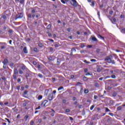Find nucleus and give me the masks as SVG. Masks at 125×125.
Masks as SVG:
<instances>
[{"label":"nucleus","mask_w":125,"mask_h":125,"mask_svg":"<svg viewBox=\"0 0 125 125\" xmlns=\"http://www.w3.org/2000/svg\"><path fill=\"white\" fill-rule=\"evenodd\" d=\"M111 57H112V56H111L106 57L104 59L105 61H106V62H107V63H109V64H116V62H115V61L112 60V59H111Z\"/></svg>","instance_id":"f257e3e1"},{"label":"nucleus","mask_w":125,"mask_h":125,"mask_svg":"<svg viewBox=\"0 0 125 125\" xmlns=\"http://www.w3.org/2000/svg\"><path fill=\"white\" fill-rule=\"evenodd\" d=\"M23 16H24L23 13H19L16 16L15 20H17V19H21V18H23Z\"/></svg>","instance_id":"f03ea898"},{"label":"nucleus","mask_w":125,"mask_h":125,"mask_svg":"<svg viewBox=\"0 0 125 125\" xmlns=\"http://www.w3.org/2000/svg\"><path fill=\"white\" fill-rule=\"evenodd\" d=\"M48 99L49 101H52L53 100V94L51 93L48 95Z\"/></svg>","instance_id":"7ed1b4c3"},{"label":"nucleus","mask_w":125,"mask_h":125,"mask_svg":"<svg viewBox=\"0 0 125 125\" xmlns=\"http://www.w3.org/2000/svg\"><path fill=\"white\" fill-rule=\"evenodd\" d=\"M70 3L73 5V6H77V1L76 0H71V2H70Z\"/></svg>","instance_id":"20e7f679"},{"label":"nucleus","mask_w":125,"mask_h":125,"mask_svg":"<svg viewBox=\"0 0 125 125\" xmlns=\"http://www.w3.org/2000/svg\"><path fill=\"white\" fill-rule=\"evenodd\" d=\"M89 40H91L93 42H98L97 39L94 36H91Z\"/></svg>","instance_id":"39448f33"},{"label":"nucleus","mask_w":125,"mask_h":125,"mask_svg":"<svg viewBox=\"0 0 125 125\" xmlns=\"http://www.w3.org/2000/svg\"><path fill=\"white\" fill-rule=\"evenodd\" d=\"M47 102H48V101H47V100H44L41 104V106L42 107H44V106H46V103H47Z\"/></svg>","instance_id":"423d86ee"},{"label":"nucleus","mask_w":125,"mask_h":125,"mask_svg":"<svg viewBox=\"0 0 125 125\" xmlns=\"http://www.w3.org/2000/svg\"><path fill=\"white\" fill-rule=\"evenodd\" d=\"M49 61H53L55 59V56H50L49 57H47Z\"/></svg>","instance_id":"0eeeda50"},{"label":"nucleus","mask_w":125,"mask_h":125,"mask_svg":"<svg viewBox=\"0 0 125 125\" xmlns=\"http://www.w3.org/2000/svg\"><path fill=\"white\" fill-rule=\"evenodd\" d=\"M35 14H28L27 15V17L28 18H32V17H33V18H34V17H35Z\"/></svg>","instance_id":"6e6552de"},{"label":"nucleus","mask_w":125,"mask_h":125,"mask_svg":"<svg viewBox=\"0 0 125 125\" xmlns=\"http://www.w3.org/2000/svg\"><path fill=\"white\" fill-rule=\"evenodd\" d=\"M21 69L22 70H25V71H29V69L25 66V65H23L21 66Z\"/></svg>","instance_id":"1a4fd4ad"},{"label":"nucleus","mask_w":125,"mask_h":125,"mask_svg":"<svg viewBox=\"0 0 125 125\" xmlns=\"http://www.w3.org/2000/svg\"><path fill=\"white\" fill-rule=\"evenodd\" d=\"M14 75H18V69L17 68H14Z\"/></svg>","instance_id":"9d476101"},{"label":"nucleus","mask_w":125,"mask_h":125,"mask_svg":"<svg viewBox=\"0 0 125 125\" xmlns=\"http://www.w3.org/2000/svg\"><path fill=\"white\" fill-rule=\"evenodd\" d=\"M23 51L24 53L27 54L28 53V50H27V47H24L23 49Z\"/></svg>","instance_id":"9b49d317"},{"label":"nucleus","mask_w":125,"mask_h":125,"mask_svg":"<svg viewBox=\"0 0 125 125\" xmlns=\"http://www.w3.org/2000/svg\"><path fill=\"white\" fill-rule=\"evenodd\" d=\"M113 105H114V101L110 100L108 103V106H112Z\"/></svg>","instance_id":"f8f14e48"},{"label":"nucleus","mask_w":125,"mask_h":125,"mask_svg":"<svg viewBox=\"0 0 125 125\" xmlns=\"http://www.w3.org/2000/svg\"><path fill=\"white\" fill-rule=\"evenodd\" d=\"M8 60H7V59H5L4 60V61L2 62V63H5V64H7V63H8Z\"/></svg>","instance_id":"ddd939ff"},{"label":"nucleus","mask_w":125,"mask_h":125,"mask_svg":"<svg viewBox=\"0 0 125 125\" xmlns=\"http://www.w3.org/2000/svg\"><path fill=\"white\" fill-rule=\"evenodd\" d=\"M97 72H98V73L101 72V68H100L99 66L97 68Z\"/></svg>","instance_id":"4468645a"},{"label":"nucleus","mask_w":125,"mask_h":125,"mask_svg":"<svg viewBox=\"0 0 125 125\" xmlns=\"http://www.w3.org/2000/svg\"><path fill=\"white\" fill-rule=\"evenodd\" d=\"M89 92V91L87 89H84V93L86 94V93H88Z\"/></svg>","instance_id":"2eb2a0df"},{"label":"nucleus","mask_w":125,"mask_h":125,"mask_svg":"<svg viewBox=\"0 0 125 125\" xmlns=\"http://www.w3.org/2000/svg\"><path fill=\"white\" fill-rule=\"evenodd\" d=\"M76 51H77V50L75 47L72 48L71 50V52H76Z\"/></svg>","instance_id":"dca6fc26"},{"label":"nucleus","mask_w":125,"mask_h":125,"mask_svg":"<svg viewBox=\"0 0 125 125\" xmlns=\"http://www.w3.org/2000/svg\"><path fill=\"white\" fill-rule=\"evenodd\" d=\"M98 38L101 39L102 40H104V37L100 35H98Z\"/></svg>","instance_id":"f3484780"},{"label":"nucleus","mask_w":125,"mask_h":125,"mask_svg":"<svg viewBox=\"0 0 125 125\" xmlns=\"http://www.w3.org/2000/svg\"><path fill=\"white\" fill-rule=\"evenodd\" d=\"M80 47L81 48H83V47H84L85 46V45H84V44H83V43H81L80 44Z\"/></svg>","instance_id":"a211bd4d"},{"label":"nucleus","mask_w":125,"mask_h":125,"mask_svg":"<svg viewBox=\"0 0 125 125\" xmlns=\"http://www.w3.org/2000/svg\"><path fill=\"white\" fill-rule=\"evenodd\" d=\"M51 28V24H48L47 27H46V29L47 30H49V29H50Z\"/></svg>","instance_id":"6ab92c4d"},{"label":"nucleus","mask_w":125,"mask_h":125,"mask_svg":"<svg viewBox=\"0 0 125 125\" xmlns=\"http://www.w3.org/2000/svg\"><path fill=\"white\" fill-rule=\"evenodd\" d=\"M20 3H21V4H24V3H25V0H20Z\"/></svg>","instance_id":"aec40b11"},{"label":"nucleus","mask_w":125,"mask_h":125,"mask_svg":"<svg viewBox=\"0 0 125 125\" xmlns=\"http://www.w3.org/2000/svg\"><path fill=\"white\" fill-rule=\"evenodd\" d=\"M38 46H39V47H42L43 46V44H42V43H39Z\"/></svg>","instance_id":"412c9836"},{"label":"nucleus","mask_w":125,"mask_h":125,"mask_svg":"<svg viewBox=\"0 0 125 125\" xmlns=\"http://www.w3.org/2000/svg\"><path fill=\"white\" fill-rule=\"evenodd\" d=\"M62 89H64V87L63 86H60L58 88V90H61Z\"/></svg>","instance_id":"4be33fe9"},{"label":"nucleus","mask_w":125,"mask_h":125,"mask_svg":"<svg viewBox=\"0 0 125 125\" xmlns=\"http://www.w3.org/2000/svg\"><path fill=\"white\" fill-rule=\"evenodd\" d=\"M36 67L38 68V69H41V65H40L39 64H37L36 65Z\"/></svg>","instance_id":"5701e85b"},{"label":"nucleus","mask_w":125,"mask_h":125,"mask_svg":"<svg viewBox=\"0 0 125 125\" xmlns=\"http://www.w3.org/2000/svg\"><path fill=\"white\" fill-rule=\"evenodd\" d=\"M94 86H95V87H99V83H95L94 84Z\"/></svg>","instance_id":"b1692460"},{"label":"nucleus","mask_w":125,"mask_h":125,"mask_svg":"<svg viewBox=\"0 0 125 125\" xmlns=\"http://www.w3.org/2000/svg\"><path fill=\"white\" fill-rule=\"evenodd\" d=\"M1 18H3V19H6V16L5 15H3L1 16Z\"/></svg>","instance_id":"393cba45"},{"label":"nucleus","mask_w":125,"mask_h":125,"mask_svg":"<svg viewBox=\"0 0 125 125\" xmlns=\"http://www.w3.org/2000/svg\"><path fill=\"white\" fill-rule=\"evenodd\" d=\"M32 9V10H31V13H35V12H36V9L33 8Z\"/></svg>","instance_id":"a878e982"},{"label":"nucleus","mask_w":125,"mask_h":125,"mask_svg":"<svg viewBox=\"0 0 125 125\" xmlns=\"http://www.w3.org/2000/svg\"><path fill=\"white\" fill-rule=\"evenodd\" d=\"M83 80L84 82H86L87 81V77L85 76L83 77Z\"/></svg>","instance_id":"bb28decb"},{"label":"nucleus","mask_w":125,"mask_h":125,"mask_svg":"<svg viewBox=\"0 0 125 125\" xmlns=\"http://www.w3.org/2000/svg\"><path fill=\"white\" fill-rule=\"evenodd\" d=\"M94 107H95V105H94V104L92 105L90 107V110H93V108H94Z\"/></svg>","instance_id":"cd10ccee"},{"label":"nucleus","mask_w":125,"mask_h":125,"mask_svg":"<svg viewBox=\"0 0 125 125\" xmlns=\"http://www.w3.org/2000/svg\"><path fill=\"white\" fill-rule=\"evenodd\" d=\"M70 112H71V110H70V109L67 108V109H65L66 113H70Z\"/></svg>","instance_id":"c85d7f7f"},{"label":"nucleus","mask_w":125,"mask_h":125,"mask_svg":"<svg viewBox=\"0 0 125 125\" xmlns=\"http://www.w3.org/2000/svg\"><path fill=\"white\" fill-rule=\"evenodd\" d=\"M8 33H9V34H12V33H13V30H12V29H9V30H8Z\"/></svg>","instance_id":"c756f323"},{"label":"nucleus","mask_w":125,"mask_h":125,"mask_svg":"<svg viewBox=\"0 0 125 125\" xmlns=\"http://www.w3.org/2000/svg\"><path fill=\"white\" fill-rule=\"evenodd\" d=\"M117 110L118 111H121V110H122V106H118L117 108Z\"/></svg>","instance_id":"7c9ffc66"},{"label":"nucleus","mask_w":125,"mask_h":125,"mask_svg":"<svg viewBox=\"0 0 125 125\" xmlns=\"http://www.w3.org/2000/svg\"><path fill=\"white\" fill-rule=\"evenodd\" d=\"M42 98V95H39L38 97V100H41Z\"/></svg>","instance_id":"2f4dec72"},{"label":"nucleus","mask_w":125,"mask_h":125,"mask_svg":"<svg viewBox=\"0 0 125 125\" xmlns=\"http://www.w3.org/2000/svg\"><path fill=\"white\" fill-rule=\"evenodd\" d=\"M83 62L86 64H90V62H87V61H86V60H84Z\"/></svg>","instance_id":"473e14b6"},{"label":"nucleus","mask_w":125,"mask_h":125,"mask_svg":"<svg viewBox=\"0 0 125 125\" xmlns=\"http://www.w3.org/2000/svg\"><path fill=\"white\" fill-rule=\"evenodd\" d=\"M105 109L106 112H111V110H110V109L107 107H105Z\"/></svg>","instance_id":"72a5a7b5"},{"label":"nucleus","mask_w":125,"mask_h":125,"mask_svg":"<svg viewBox=\"0 0 125 125\" xmlns=\"http://www.w3.org/2000/svg\"><path fill=\"white\" fill-rule=\"evenodd\" d=\"M6 48V46L2 45L1 46V49H5Z\"/></svg>","instance_id":"f704fd0d"},{"label":"nucleus","mask_w":125,"mask_h":125,"mask_svg":"<svg viewBox=\"0 0 125 125\" xmlns=\"http://www.w3.org/2000/svg\"><path fill=\"white\" fill-rule=\"evenodd\" d=\"M110 78H111L112 79H116V75H112L110 76Z\"/></svg>","instance_id":"c9c22d12"},{"label":"nucleus","mask_w":125,"mask_h":125,"mask_svg":"<svg viewBox=\"0 0 125 125\" xmlns=\"http://www.w3.org/2000/svg\"><path fill=\"white\" fill-rule=\"evenodd\" d=\"M14 65V63L13 62H11L9 64V66H10L12 67H12H13Z\"/></svg>","instance_id":"e433bc0d"},{"label":"nucleus","mask_w":125,"mask_h":125,"mask_svg":"<svg viewBox=\"0 0 125 125\" xmlns=\"http://www.w3.org/2000/svg\"><path fill=\"white\" fill-rule=\"evenodd\" d=\"M121 33H123V34H125V28H123L122 29Z\"/></svg>","instance_id":"4c0bfd02"},{"label":"nucleus","mask_w":125,"mask_h":125,"mask_svg":"<svg viewBox=\"0 0 125 125\" xmlns=\"http://www.w3.org/2000/svg\"><path fill=\"white\" fill-rule=\"evenodd\" d=\"M33 50L35 52H38V48L37 47L34 48Z\"/></svg>","instance_id":"58836bf2"},{"label":"nucleus","mask_w":125,"mask_h":125,"mask_svg":"<svg viewBox=\"0 0 125 125\" xmlns=\"http://www.w3.org/2000/svg\"><path fill=\"white\" fill-rule=\"evenodd\" d=\"M19 72L20 75H22V74H23V71H22L21 70H19Z\"/></svg>","instance_id":"ea45409f"},{"label":"nucleus","mask_w":125,"mask_h":125,"mask_svg":"<svg viewBox=\"0 0 125 125\" xmlns=\"http://www.w3.org/2000/svg\"><path fill=\"white\" fill-rule=\"evenodd\" d=\"M83 88H81L80 91V93H81V94H82V93H83Z\"/></svg>","instance_id":"a19ab883"},{"label":"nucleus","mask_w":125,"mask_h":125,"mask_svg":"<svg viewBox=\"0 0 125 125\" xmlns=\"http://www.w3.org/2000/svg\"><path fill=\"white\" fill-rule=\"evenodd\" d=\"M3 68H4V69H5V68H6V63L3 62Z\"/></svg>","instance_id":"79ce46f5"},{"label":"nucleus","mask_w":125,"mask_h":125,"mask_svg":"<svg viewBox=\"0 0 125 125\" xmlns=\"http://www.w3.org/2000/svg\"><path fill=\"white\" fill-rule=\"evenodd\" d=\"M25 77L26 78H29V77H30V74H29L28 73H26L25 74Z\"/></svg>","instance_id":"37998d69"},{"label":"nucleus","mask_w":125,"mask_h":125,"mask_svg":"<svg viewBox=\"0 0 125 125\" xmlns=\"http://www.w3.org/2000/svg\"><path fill=\"white\" fill-rule=\"evenodd\" d=\"M117 94H117L116 92H114V93H113V95H113V96H114V97H116V96H117Z\"/></svg>","instance_id":"c03bdc74"},{"label":"nucleus","mask_w":125,"mask_h":125,"mask_svg":"<svg viewBox=\"0 0 125 125\" xmlns=\"http://www.w3.org/2000/svg\"><path fill=\"white\" fill-rule=\"evenodd\" d=\"M38 77H39L40 78H43V76L41 74H38Z\"/></svg>","instance_id":"a18cd8bd"},{"label":"nucleus","mask_w":125,"mask_h":125,"mask_svg":"<svg viewBox=\"0 0 125 125\" xmlns=\"http://www.w3.org/2000/svg\"><path fill=\"white\" fill-rule=\"evenodd\" d=\"M48 41H49V42H54V40L52 39H48Z\"/></svg>","instance_id":"49530a36"},{"label":"nucleus","mask_w":125,"mask_h":125,"mask_svg":"<svg viewBox=\"0 0 125 125\" xmlns=\"http://www.w3.org/2000/svg\"><path fill=\"white\" fill-rule=\"evenodd\" d=\"M84 52H86V50H82L80 52L81 53H84Z\"/></svg>","instance_id":"de8ad7c7"},{"label":"nucleus","mask_w":125,"mask_h":125,"mask_svg":"<svg viewBox=\"0 0 125 125\" xmlns=\"http://www.w3.org/2000/svg\"><path fill=\"white\" fill-rule=\"evenodd\" d=\"M91 62H96V60L95 59H91L90 60Z\"/></svg>","instance_id":"09e8293b"},{"label":"nucleus","mask_w":125,"mask_h":125,"mask_svg":"<svg viewBox=\"0 0 125 125\" xmlns=\"http://www.w3.org/2000/svg\"><path fill=\"white\" fill-rule=\"evenodd\" d=\"M27 93H28V91L27 90H25L23 92V94H24V95H26V94H27Z\"/></svg>","instance_id":"8fccbe9b"},{"label":"nucleus","mask_w":125,"mask_h":125,"mask_svg":"<svg viewBox=\"0 0 125 125\" xmlns=\"http://www.w3.org/2000/svg\"><path fill=\"white\" fill-rule=\"evenodd\" d=\"M61 2H62V3H63V4H65V3H66V2L64 0H61Z\"/></svg>","instance_id":"3c124183"},{"label":"nucleus","mask_w":125,"mask_h":125,"mask_svg":"<svg viewBox=\"0 0 125 125\" xmlns=\"http://www.w3.org/2000/svg\"><path fill=\"white\" fill-rule=\"evenodd\" d=\"M5 120L6 121H7L8 122V123H9V124H10V121H9V119H7V118H5Z\"/></svg>","instance_id":"603ef678"},{"label":"nucleus","mask_w":125,"mask_h":125,"mask_svg":"<svg viewBox=\"0 0 125 125\" xmlns=\"http://www.w3.org/2000/svg\"><path fill=\"white\" fill-rule=\"evenodd\" d=\"M91 3H92V4H91V5L92 6H94V4H95V3H94V1H92V2H91Z\"/></svg>","instance_id":"864d4df0"},{"label":"nucleus","mask_w":125,"mask_h":125,"mask_svg":"<svg viewBox=\"0 0 125 125\" xmlns=\"http://www.w3.org/2000/svg\"><path fill=\"white\" fill-rule=\"evenodd\" d=\"M28 118H29V116H28V115H26L24 116V119L25 120H27L28 119Z\"/></svg>","instance_id":"5fc2aeb1"},{"label":"nucleus","mask_w":125,"mask_h":125,"mask_svg":"<svg viewBox=\"0 0 125 125\" xmlns=\"http://www.w3.org/2000/svg\"><path fill=\"white\" fill-rule=\"evenodd\" d=\"M113 12H114L113 11H109V14H110V15H112Z\"/></svg>","instance_id":"6e6d98bb"},{"label":"nucleus","mask_w":125,"mask_h":125,"mask_svg":"<svg viewBox=\"0 0 125 125\" xmlns=\"http://www.w3.org/2000/svg\"><path fill=\"white\" fill-rule=\"evenodd\" d=\"M13 79H14V80H16V75H15V74H14L13 75Z\"/></svg>","instance_id":"4d7b16f0"},{"label":"nucleus","mask_w":125,"mask_h":125,"mask_svg":"<svg viewBox=\"0 0 125 125\" xmlns=\"http://www.w3.org/2000/svg\"><path fill=\"white\" fill-rule=\"evenodd\" d=\"M107 18H109V20L110 21H112V20L111 19V16H107Z\"/></svg>","instance_id":"13d9d810"},{"label":"nucleus","mask_w":125,"mask_h":125,"mask_svg":"<svg viewBox=\"0 0 125 125\" xmlns=\"http://www.w3.org/2000/svg\"><path fill=\"white\" fill-rule=\"evenodd\" d=\"M33 65H36V66H37V65L38 64V63H37V62L35 61L33 62Z\"/></svg>","instance_id":"bf43d9fd"},{"label":"nucleus","mask_w":125,"mask_h":125,"mask_svg":"<svg viewBox=\"0 0 125 125\" xmlns=\"http://www.w3.org/2000/svg\"><path fill=\"white\" fill-rule=\"evenodd\" d=\"M39 109H41V106H39L38 107H36L35 110H39Z\"/></svg>","instance_id":"052dcab7"},{"label":"nucleus","mask_w":125,"mask_h":125,"mask_svg":"<svg viewBox=\"0 0 125 125\" xmlns=\"http://www.w3.org/2000/svg\"><path fill=\"white\" fill-rule=\"evenodd\" d=\"M76 99H77V98H76V97H73L72 98V100H73V101H75Z\"/></svg>","instance_id":"680f3d73"},{"label":"nucleus","mask_w":125,"mask_h":125,"mask_svg":"<svg viewBox=\"0 0 125 125\" xmlns=\"http://www.w3.org/2000/svg\"><path fill=\"white\" fill-rule=\"evenodd\" d=\"M40 16H41V15L38 14V15H36V18H39L40 17Z\"/></svg>","instance_id":"e2e57ef3"},{"label":"nucleus","mask_w":125,"mask_h":125,"mask_svg":"<svg viewBox=\"0 0 125 125\" xmlns=\"http://www.w3.org/2000/svg\"><path fill=\"white\" fill-rule=\"evenodd\" d=\"M55 47H58L59 46V45H58V44H55L54 45Z\"/></svg>","instance_id":"0e129e2a"},{"label":"nucleus","mask_w":125,"mask_h":125,"mask_svg":"<svg viewBox=\"0 0 125 125\" xmlns=\"http://www.w3.org/2000/svg\"><path fill=\"white\" fill-rule=\"evenodd\" d=\"M97 98H98V96H96V95H95L94 96V99H97Z\"/></svg>","instance_id":"69168bd1"},{"label":"nucleus","mask_w":125,"mask_h":125,"mask_svg":"<svg viewBox=\"0 0 125 125\" xmlns=\"http://www.w3.org/2000/svg\"><path fill=\"white\" fill-rule=\"evenodd\" d=\"M26 42H30V41H31V39L28 38H27V39H26Z\"/></svg>","instance_id":"338daca9"},{"label":"nucleus","mask_w":125,"mask_h":125,"mask_svg":"<svg viewBox=\"0 0 125 125\" xmlns=\"http://www.w3.org/2000/svg\"><path fill=\"white\" fill-rule=\"evenodd\" d=\"M66 102H67V101H66L65 100H62V103L65 104V103H66Z\"/></svg>","instance_id":"774afa93"}]
</instances>
